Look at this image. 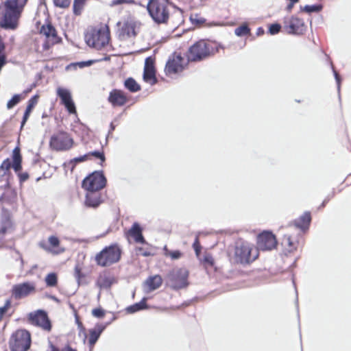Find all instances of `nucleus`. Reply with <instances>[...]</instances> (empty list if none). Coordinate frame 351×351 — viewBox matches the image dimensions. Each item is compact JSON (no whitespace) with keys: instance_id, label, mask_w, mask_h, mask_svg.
I'll return each mask as SVG.
<instances>
[{"instance_id":"obj_1","label":"nucleus","mask_w":351,"mask_h":351,"mask_svg":"<svg viewBox=\"0 0 351 351\" xmlns=\"http://www.w3.org/2000/svg\"><path fill=\"white\" fill-rule=\"evenodd\" d=\"M28 0H5L0 27L5 29H15Z\"/></svg>"},{"instance_id":"obj_2","label":"nucleus","mask_w":351,"mask_h":351,"mask_svg":"<svg viewBox=\"0 0 351 351\" xmlns=\"http://www.w3.org/2000/svg\"><path fill=\"white\" fill-rule=\"evenodd\" d=\"M167 5H173L181 13L182 10L173 4L172 2H166L165 0H149L147 4V10L149 15L156 24H166L169 18V12Z\"/></svg>"},{"instance_id":"obj_3","label":"nucleus","mask_w":351,"mask_h":351,"mask_svg":"<svg viewBox=\"0 0 351 351\" xmlns=\"http://www.w3.org/2000/svg\"><path fill=\"white\" fill-rule=\"evenodd\" d=\"M258 256L257 249L250 243L239 240L236 242L234 249V262L242 265L255 261Z\"/></svg>"},{"instance_id":"obj_4","label":"nucleus","mask_w":351,"mask_h":351,"mask_svg":"<svg viewBox=\"0 0 351 351\" xmlns=\"http://www.w3.org/2000/svg\"><path fill=\"white\" fill-rule=\"evenodd\" d=\"M121 250L117 244H112L105 247L97 254L95 261L101 267H108L119 261Z\"/></svg>"},{"instance_id":"obj_5","label":"nucleus","mask_w":351,"mask_h":351,"mask_svg":"<svg viewBox=\"0 0 351 351\" xmlns=\"http://www.w3.org/2000/svg\"><path fill=\"white\" fill-rule=\"evenodd\" d=\"M189 274L185 268L173 269L166 276L167 285L176 291L184 289L189 285Z\"/></svg>"},{"instance_id":"obj_6","label":"nucleus","mask_w":351,"mask_h":351,"mask_svg":"<svg viewBox=\"0 0 351 351\" xmlns=\"http://www.w3.org/2000/svg\"><path fill=\"white\" fill-rule=\"evenodd\" d=\"M213 53L212 46L204 40H199L191 45L187 53L188 61H202Z\"/></svg>"},{"instance_id":"obj_7","label":"nucleus","mask_w":351,"mask_h":351,"mask_svg":"<svg viewBox=\"0 0 351 351\" xmlns=\"http://www.w3.org/2000/svg\"><path fill=\"white\" fill-rule=\"evenodd\" d=\"M9 344L11 351H27L31 346L30 333L25 329L16 330L12 335Z\"/></svg>"},{"instance_id":"obj_8","label":"nucleus","mask_w":351,"mask_h":351,"mask_svg":"<svg viewBox=\"0 0 351 351\" xmlns=\"http://www.w3.org/2000/svg\"><path fill=\"white\" fill-rule=\"evenodd\" d=\"M74 141L69 134L60 131L53 134L49 141L51 149L57 152L68 151L72 148Z\"/></svg>"},{"instance_id":"obj_9","label":"nucleus","mask_w":351,"mask_h":351,"mask_svg":"<svg viewBox=\"0 0 351 351\" xmlns=\"http://www.w3.org/2000/svg\"><path fill=\"white\" fill-rule=\"evenodd\" d=\"M85 40L89 47L97 50L101 49L109 43L110 34L108 29L100 28L97 30H94L90 34H86Z\"/></svg>"},{"instance_id":"obj_10","label":"nucleus","mask_w":351,"mask_h":351,"mask_svg":"<svg viewBox=\"0 0 351 351\" xmlns=\"http://www.w3.org/2000/svg\"><path fill=\"white\" fill-rule=\"evenodd\" d=\"M107 180L102 171H95L86 176L82 186L86 191H99L106 185Z\"/></svg>"},{"instance_id":"obj_11","label":"nucleus","mask_w":351,"mask_h":351,"mask_svg":"<svg viewBox=\"0 0 351 351\" xmlns=\"http://www.w3.org/2000/svg\"><path fill=\"white\" fill-rule=\"evenodd\" d=\"M28 321L32 325L40 327L44 330L50 331L51 330V322L45 310L39 309L29 313Z\"/></svg>"},{"instance_id":"obj_12","label":"nucleus","mask_w":351,"mask_h":351,"mask_svg":"<svg viewBox=\"0 0 351 351\" xmlns=\"http://www.w3.org/2000/svg\"><path fill=\"white\" fill-rule=\"evenodd\" d=\"M36 291V285L33 282H23L14 285L11 289L12 296L15 300H21Z\"/></svg>"},{"instance_id":"obj_13","label":"nucleus","mask_w":351,"mask_h":351,"mask_svg":"<svg viewBox=\"0 0 351 351\" xmlns=\"http://www.w3.org/2000/svg\"><path fill=\"white\" fill-rule=\"evenodd\" d=\"M277 245V240L275 235L269 231H264L260 233L257 237V250H271Z\"/></svg>"},{"instance_id":"obj_14","label":"nucleus","mask_w":351,"mask_h":351,"mask_svg":"<svg viewBox=\"0 0 351 351\" xmlns=\"http://www.w3.org/2000/svg\"><path fill=\"white\" fill-rule=\"evenodd\" d=\"M184 58L180 53H174L169 58L165 69L167 75L176 74L182 72L185 66L183 64Z\"/></svg>"},{"instance_id":"obj_15","label":"nucleus","mask_w":351,"mask_h":351,"mask_svg":"<svg viewBox=\"0 0 351 351\" xmlns=\"http://www.w3.org/2000/svg\"><path fill=\"white\" fill-rule=\"evenodd\" d=\"M57 95L61 100V104L70 114L76 113L75 103L72 99L71 92L64 88L59 87L57 89Z\"/></svg>"},{"instance_id":"obj_16","label":"nucleus","mask_w":351,"mask_h":351,"mask_svg":"<svg viewBox=\"0 0 351 351\" xmlns=\"http://www.w3.org/2000/svg\"><path fill=\"white\" fill-rule=\"evenodd\" d=\"M143 80L151 85H154L158 82L156 76V69L154 66V60L149 56L145 60V66L143 75Z\"/></svg>"},{"instance_id":"obj_17","label":"nucleus","mask_w":351,"mask_h":351,"mask_svg":"<svg viewBox=\"0 0 351 351\" xmlns=\"http://www.w3.org/2000/svg\"><path fill=\"white\" fill-rule=\"evenodd\" d=\"M304 22L297 16H291L289 22L285 21V27L290 34H300L304 31Z\"/></svg>"},{"instance_id":"obj_18","label":"nucleus","mask_w":351,"mask_h":351,"mask_svg":"<svg viewBox=\"0 0 351 351\" xmlns=\"http://www.w3.org/2000/svg\"><path fill=\"white\" fill-rule=\"evenodd\" d=\"M108 101L113 107L123 106L128 98L123 90L114 88L110 92Z\"/></svg>"},{"instance_id":"obj_19","label":"nucleus","mask_w":351,"mask_h":351,"mask_svg":"<svg viewBox=\"0 0 351 351\" xmlns=\"http://www.w3.org/2000/svg\"><path fill=\"white\" fill-rule=\"evenodd\" d=\"M109 324L110 322L106 324L97 323L93 328L89 330L88 344L90 348L94 347L101 333Z\"/></svg>"},{"instance_id":"obj_20","label":"nucleus","mask_w":351,"mask_h":351,"mask_svg":"<svg viewBox=\"0 0 351 351\" xmlns=\"http://www.w3.org/2000/svg\"><path fill=\"white\" fill-rule=\"evenodd\" d=\"M101 195L98 191H87L85 199V206L89 208H97L101 203Z\"/></svg>"},{"instance_id":"obj_21","label":"nucleus","mask_w":351,"mask_h":351,"mask_svg":"<svg viewBox=\"0 0 351 351\" xmlns=\"http://www.w3.org/2000/svg\"><path fill=\"white\" fill-rule=\"evenodd\" d=\"M142 232L143 229L137 222H134L128 230V234L134 239L135 242L144 244L146 243V241Z\"/></svg>"},{"instance_id":"obj_22","label":"nucleus","mask_w":351,"mask_h":351,"mask_svg":"<svg viewBox=\"0 0 351 351\" xmlns=\"http://www.w3.org/2000/svg\"><path fill=\"white\" fill-rule=\"evenodd\" d=\"M311 221V213L308 211H306L299 218L295 219L293 223L297 228L301 230L302 231H306L308 229Z\"/></svg>"},{"instance_id":"obj_23","label":"nucleus","mask_w":351,"mask_h":351,"mask_svg":"<svg viewBox=\"0 0 351 351\" xmlns=\"http://www.w3.org/2000/svg\"><path fill=\"white\" fill-rule=\"evenodd\" d=\"M38 95H35L32 96L28 100L27 106L26 107V109L25 110V112H24L23 118H22V121L21 122V130H22L23 128L24 127V125H25L27 119H29V117L30 115L32 110H33L34 106L38 103Z\"/></svg>"},{"instance_id":"obj_24","label":"nucleus","mask_w":351,"mask_h":351,"mask_svg":"<svg viewBox=\"0 0 351 351\" xmlns=\"http://www.w3.org/2000/svg\"><path fill=\"white\" fill-rule=\"evenodd\" d=\"M136 35L135 31V25L130 22H125L123 23L121 29L119 30V37L123 38L135 36Z\"/></svg>"},{"instance_id":"obj_25","label":"nucleus","mask_w":351,"mask_h":351,"mask_svg":"<svg viewBox=\"0 0 351 351\" xmlns=\"http://www.w3.org/2000/svg\"><path fill=\"white\" fill-rule=\"evenodd\" d=\"M147 298L144 297L139 302H136L132 305L128 306L125 308V311L128 314H133L136 312L148 309L149 306L147 304Z\"/></svg>"},{"instance_id":"obj_26","label":"nucleus","mask_w":351,"mask_h":351,"mask_svg":"<svg viewBox=\"0 0 351 351\" xmlns=\"http://www.w3.org/2000/svg\"><path fill=\"white\" fill-rule=\"evenodd\" d=\"M149 291H154L158 289L162 283V279L160 275L149 276L145 282Z\"/></svg>"},{"instance_id":"obj_27","label":"nucleus","mask_w":351,"mask_h":351,"mask_svg":"<svg viewBox=\"0 0 351 351\" xmlns=\"http://www.w3.org/2000/svg\"><path fill=\"white\" fill-rule=\"evenodd\" d=\"M112 283L113 278L106 274L100 275L96 281V285L101 289H109Z\"/></svg>"},{"instance_id":"obj_28","label":"nucleus","mask_w":351,"mask_h":351,"mask_svg":"<svg viewBox=\"0 0 351 351\" xmlns=\"http://www.w3.org/2000/svg\"><path fill=\"white\" fill-rule=\"evenodd\" d=\"M124 86L131 93H136L141 90V86L131 77L125 80Z\"/></svg>"},{"instance_id":"obj_29","label":"nucleus","mask_w":351,"mask_h":351,"mask_svg":"<svg viewBox=\"0 0 351 351\" xmlns=\"http://www.w3.org/2000/svg\"><path fill=\"white\" fill-rule=\"evenodd\" d=\"M40 34L45 35L47 38L57 37L56 30L53 25L51 23H49L47 25H43L40 28Z\"/></svg>"},{"instance_id":"obj_30","label":"nucleus","mask_w":351,"mask_h":351,"mask_svg":"<svg viewBox=\"0 0 351 351\" xmlns=\"http://www.w3.org/2000/svg\"><path fill=\"white\" fill-rule=\"evenodd\" d=\"M322 8L323 6L320 3L300 6V10L302 12H305L308 14L319 12L322 10Z\"/></svg>"},{"instance_id":"obj_31","label":"nucleus","mask_w":351,"mask_h":351,"mask_svg":"<svg viewBox=\"0 0 351 351\" xmlns=\"http://www.w3.org/2000/svg\"><path fill=\"white\" fill-rule=\"evenodd\" d=\"M99 62V60H89L87 61H82V62H77L71 63L66 66V69H69L71 67L76 68L77 66H79L80 68H84L86 66H90L94 63Z\"/></svg>"},{"instance_id":"obj_32","label":"nucleus","mask_w":351,"mask_h":351,"mask_svg":"<svg viewBox=\"0 0 351 351\" xmlns=\"http://www.w3.org/2000/svg\"><path fill=\"white\" fill-rule=\"evenodd\" d=\"M234 34L237 36H244L250 34V29L246 23H243L235 29Z\"/></svg>"},{"instance_id":"obj_33","label":"nucleus","mask_w":351,"mask_h":351,"mask_svg":"<svg viewBox=\"0 0 351 351\" xmlns=\"http://www.w3.org/2000/svg\"><path fill=\"white\" fill-rule=\"evenodd\" d=\"M85 2L86 0H74L73 10L75 15L78 16L81 14Z\"/></svg>"},{"instance_id":"obj_34","label":"nucleus","mask_w":351,"mask_h":351,"mask_svg":"<svg viewBox=\"0 0 351 351\" xmlns=\"http://www.w3.org/2000/svg\"><path fill=\"white\" fill-rule=\"evenodd\" d=\"M45 282L47 286L52 287H55L58 283V277L56 274L50 273L45 277Z\"/></svg>"},{"instance_id":"obj_35","label":"nucleus","mask_w":351,"mask_h":351,"mask_svg":"<svg viewBox=\"0 0 351 351\" xmlns=\"http://www.w3.org/2000/svg\"><path fill=\"white\" fill-rule=\"evenodd\" d=\"M87 155H88V159H90V158L91 156H94L95 158L99 159L101 160L100 164L101 165H102V163L104 162L106 160V157H105L104 153L102 151L95 150V151L90 152L87 153Z\"/></svg>"},{"instance_id":"obj_36","label":"nucleus","mask_w":351,"mask_h":351,"mask_svg":"<svg viewBox=\"0 0 351 351\" xmlns=\"http://www.w3.org/2000/svg\"><path fill=\"white\" fill-rule=\"evenodd\" d=\"M89 160L87 154H84L78 157H75L69 161V164L72 165L71 171L75 168L77 163L82 162Z\"/></svg>"},{"instance_id":"obj_37","label":"nucleus","mask_w":351,"mask_h":351,"mask_svg":"<svg viewBox=\"0 0 351 351\" xmlns=\"http://www.w3.org/2000/svg\"><path fill=\"white\" fill-rule=\"evenodd\" d=\"M21 99V95L20 94H15L7 103V108L11 109L16 106Z\"/></svg>"},{"instance_id":"obj_38","label":"nucleus","mask_w":351,"mask_h":351,"mask_svg":"<svg viewBox=\"0 0 351 351\" xmlns=\"http://www.w3.org/2000/svg\"><path fill=\"white\" fill-rule=\"evenodd\" d=\"M202 262L206 266L213 267L215 264L214 258L210 254L204 255Z\"/></svg>"},{"instance_id":"obj_39","label":"nucleus","mask_w":351,"mask_h":351,"mask_svg":"<svg viewBox=\"0 0 351 351\" xmlns=\"http://www.w3.org/2000/svg\"><path fill=\"white\" fill-rule=\"evenodd\" d=\"M190 20L193 24L196 25H201L206 22V19L202 17H199L198 14L191 15L190 16Z\"/></svg>"},{"instance_id":"obj_40","label":"nucleus","mask_w":351,"mask_h":351,"mask_svg":"<svg viewBox=\"0 0 351 351\" xmlns=\"http://www.w3.org/2000/svg\"><path fill=\"white\" fill-rule=\"evenodd\" d=\"M281 29V25L278 23H272L269 25L268 32L271 35H275L279 33Z\"/></svg>"},{"instance_id":"obj_41","label":"nucleus","mask_w":351,"mask_h":351,"mask_svg":"<svg viewBox=\"0 0 351 351\" xmlns=\"http://www.w3.org/2000/svg\"><path fill=\"white\" fill-rule=\"evenodd\" d=\"M53 2L56 7L66 8L69 6L71 0H53Z\"/></svg>"},{"instance_id":"obj_42","label":"nucleus","mask_w":351,"mask_h":351,"mask_svg":"<svg viewBox=\"0 0 351 351\" xmlns=\"http://www.w3.org/2000/svg\"><path fill=\"white\" fill-rule=\"evenodd\" d=\"M331 66H332V71H333V75H334V77H335V81H336V83H337V91H338V93L339 95L340 94L341 78V76L339 75V74L337 73V71L335 69L334 66L332 64H331Z\"/></svg>"},{"instance_id":"obj_43","label":"nucleus","mask_w":351,"mask_h":351,"mask_svg":"<svg viewBox=\"0 0 351 351\" xmlns=\"http://www.w3.org/2000/svg\"><path fill=\"white\" fill-rule=\"evenodd\" d=\"M283 243L285 245H287L290 249L289 250V252H292L294 249L296 248L295 243L291 240V238L290 236H286L284 238Z\"/></svg>"},{"instance_id":"obj_44","label":"nucleus","mask_w":351,"mask_h":351,"mask_svg":"<svg viewBox=\"0 0 351 351\" xmlns=\"http://www.w3.org/2000/svg\"><path fill=\"white\" fill-rule=\"evenodd\" d=\"M11 306V301L10 300H7L5 302V304L3 306H0V320L2 319L3 315L7 312L8 309Z\"/></svg>"},{"instance_id":"obj_45","label":"nucleus","mask_w":351,"mask_h":351,"mask_svg":"<svg viewBox=\"0 0 351 351\" xmlns=\"http://www.w3.org/2000/svg\"><path fill=\"white\" fill-rule=\"evenodd\" d=\"M182 254L180 250H174L165 253V256H170L173 260L179 259L182 256Z\"/></svg>"},{"instance_id":"obj_46","label":"nucleus","mask_w":351,"mask_h":351,"mask_svg":"<svg viewBox=\"0 0 351 351\" xmlns=\"http://www.w3.org/2000/svg\"><path fill=\"white\" fill-rule=\"evenodd\" d=\"M92 315L97 318H102L105 315V311L101 308L93 309Z\"/></svg>"},{"instance_id":"obj_47","label":"nucleus","mask_w":351,"mask_h":351,"mask_svg":"<svg viewBox=\"0 0 351 351\" xmlns=\"http://www.w3.org/2000/svg\"><path fill=\"white\" fill-rule=\"evenodd\" d=\"M19 178L20 184L23 183L27 181L29 177V173L27 172L21 173V171L18 173H16Z\"/></svg>"},{"instance_id":"obj_48","label":"nucleus","mask_w":351,"mask_h":351,"mask_svg":"<svg viewBox=\"0 0 351 351\" xmlns=\"http://www.w3.org/2000/svg\"><path fill=\"white\" fill-rule=\"evenodd\" d=\"M74 276L78 282L81 278L84 277V275L82 272L81 268L79 265H76L75 267Z\"/></svg>"},{"instance_id":"obj_49","label":"nucleus","mask_w":351,"mask_h":351,"mask_svg":"<svg viewBox=\"0 0 351 351\" xmlns=\"http://www.w3.org/2000/svg\"><path fill=\"white\" fill-rule=\"evenodd\" d=\"M193 250H194L196 255L198 256L201 252L202 247H201V245H200V243L199 241V239L197 237L195 239V241L193 244Z\"/></svg>"},{"instance_id":"obj_50","label":"nucleus","mask_w":351,"mask_h":351,"mask_svg":"<svg viewBox=\"0 0 351 351\" xmlns=\"http://www.w3.org/2000/svg\"><path fill=\"white\" fill-rule=\"evenodd\" d=\"M134 2V0H113L110 5V6H115L124 3H133Z\"/></svg>"},{"instance_id":"obj_51","label":"nucleus","mask_w":351,"mask_h":351,"mask_svg":"<svg viewBox=\"0 0 351 351\" xmlns=\"http://www.w3.org/2000/svg\"><path fill=\"white\" fill-rule=\"evenodd\" d=\"M136 250L138 254H141L145 257L150 256L152 255L149 251L145 250L142 247H136Z\"/></svg>"},{"instance_id":"obj_52","label":"nucleus","mask_w":351,"mask_h":351,"mask_svg":"<svg viewBox=\"0 0 351 351\" xmlns=\"http://www.w3.org/2000/svg\"><path fill=\"white\" fill-rule=\"evenodd\" d=\"M49 243L53 247H57L60 244L59 239L56 236H50L49 237Z\"/></svg>"},{"instance_id":"obj_53","label":"nucleus","mask_w":351,"mask_h":351,"mask_svg":"<svg viewBox=\"0 0 351 351\" xmlns=\"http://www.w3.org/2000/svg\"><path fill=\"white\" fill-rule=\"evenodd\" d=\"M75 322H76V324L77 325V328L80 330V332H84L85 331V328L84 327L82 322L80 320V319L77 317V315H75Z\"/></svg>"},{"instance_id":"obj_54","label":"nucleus","mask_w":351,"mask_h":351,"mask_svg":"<svg viewBox=\"0 0 351 351\" xmlns=\"http://www.w3.org/2000/svg\"><path fill=\"white\" fill-rule=\"evenodd\" d=\"M45 297L55 301L56 302H57L58 304L60 302V300L55 295L46 293Z\"/></svg>"},{"instance_id":"obj_55","label":"nucleus","mask_w":351,"mask_h":351,"mask_svg":"<svg viewBox=\"0 0 351 351\" xmlns=\"http://www.w3.org/2000/svg\"><path fill=\"white\" fill-rule=\"evenodd\" d=\"M295 3H296L289 2V3L287 5V8H286L287 11L291 12Z\"/></svg>"},{"instance_id":"obj_56","label":"nucleus","mask_w":351,"mask_h":351,"mask_svg":"<svg viewBox=\"0 0 351 351\" xmlns=\"http://www.w3.org/2000/svg\"><path fill=\"white\" fill-rule=\"evenodd\" d=\"M264 32H265L264 29H263V27H258V28L257 29L256 34H257L258 36H261V35L263 34H264Z\"/></svg>"},{"instance_id":"obj_57","label":"nucleus","mask_w":351,"mask_h":351,"mask_svg":"<svg viewBox=\"0 0 351 351\" xmlns=\"http://www.w3.org/2000/svg\"><path fill=\"white\" fill-rule=\"evenodd\" d=\"M115 129V125L113 124V123H110V130L108 132V136L110 135V134H111L112 132V131Z\"/></svg>"},{"instance_id":"obj_58","label":"nucleus","mask_w":351,"mask_h":351,"mask_svg":"<svg viewBox=\"0 0 351 351\" xmlns=\"http://www.w3.org/2000/svg\"><path fill=\"white\" fill-rule=\"evenodd\" d=\"M51 351H59V349L56 347L51 342H49Z\"/></svg>"},{"instance_id":"obj_59","label":"nucleus","mask_w":351,"mask_h":351,"mask_svg":"<svg viewBox=\"0 0 351 351\" xmlns=\"http://www.w3.org/2000/svg\"><path fill=\"white\" fill-rule=\"evenodd\" d=\"M65 351H77L75 349L72 348L71 346H67L65 348Z\"/></svg>"},{"instance_id":"obj_60","label":"nucleus","mask_w":351,"mask_h":351,"mask_svg":"<svg viewBox=\"0 0 351 351\" xmlns=\"http://www.w3.org/2000/svg\"><path fill=\"white\" fill-rule=\"evenodd\" d=\"M110 60V57L109 56H105L104 58L102 59H100V60H98L99 61H108Z\"/></svg>"},{"instance_id":"obj_61","label":"nucleus","mask_w":351,"mask_h":351,"mask_svg":"<svg viewBox=\"0 0 351 351\" xmlns=\"http://www.w3.org/2000/svg\"><path fill=\"white\" fill-rule=\"evenodd\" d=\"M326 203L323 201V202L321 204V205L318 207V209H321L324 208L326 206Z\"/></svg>"},{"instance_id":"obj_62","label":"nucleus","mask_w":351,"mask_h":351,"mask_svg":"<svg viewBox=\"0 0 351 351\" xmlns=\"http://www.w3.org/2000/svg\"><path fill=\"white\" fill-rule=\"evenodd\" d=\"M334 195H335V193L332 192V194L328 195L326 197L329 198V199H330L334 196Z\"/></svg>"},{"instance_id":"obj_63","label":"nucleus","mask_w":351,"mask_h":351,"mask_svg":"<svg viewBox=\"0 0 351 351\" xmlns=\"http://www.w3.org/2000/svg\"><path fill=\"white\" fill-rule=\"evenodd\" d=\"M164 251H165V253H169V252H171L170 250H169L167 247V246H165L164 247Z\"/></svg>"},{"instance_id":"obj_64","label":"nucleus","mask_w":351,"mask_h":351,"mask_svg":"<svg viewBox=\"0 0 351 351\" xmlns=\"http://www.w3.org/2000/svg\"><path fill=\"white\" fill-rule=\"evenodd\" d=\"M329 200H330L329 198L326 197L324 199V202H325L327 204L329 202Z\"/></svg>"}]
</instances>
